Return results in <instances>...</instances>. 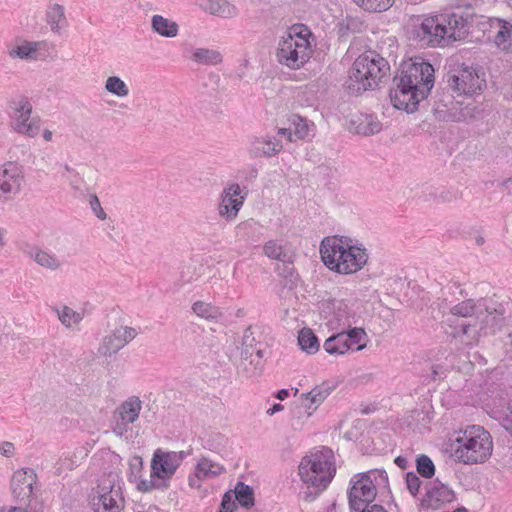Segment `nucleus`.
I'll return each mask as SVG.
<instances>
[{
  "mask_svg": "<svg viewBox=\"0 0 512 512\" xmlns=\"http://www.w3.org/2000/svg\"><path fill=\"white\" fill-rule=\"evenodd\" d=\"M503 185L505 186L509 193H512V178H509L506 181H504Z\"/></svg>",
  "mask_w": 512,
  "mask_h": 512,
  "instance_id": "64",
  "label": "nucleus"
},
{
  "mask_svg": "<svg viewBox=\"0 0 512 512\" xmlns=\"http://www.w3.org/2000/svg\"><path fill=\"white\" fill-rule=\"evenodd\" d=\"M28 256L46 270L58 271L63 267V261L56 254L37 246L29 249Z\"/></svg>",
  "mask_w": 512,
  "mask_h": 512,
  "instance_id": "25",
  "label": "nucleus"
},
{
  "mask_svg": "<svg viewBox=\"0 0 512 512\" xmlns=\"http://www.w3.org/2000/svg\"><path fill=\"white\" fill-rule=\"evenodd\" d=\"M506 231L512 238V214L508 215L506 218Z\"/></svg>",
  "mask_w": 512,
  "mask_h": 512,
  "instance_id": "62",
  "label": "nucleus"
},
{
  "mask_svg": "<svg viewBox=\"0 0 512 512\" xmlns=\"http://www.w3.org/2000/svg\"><path fill=\"white\" fill-rule=\"evenodd\" d=\"M69 184L73 190L81 191L82 179L79 177H75V179L70 180Z\"/></svg>",
  "mask_w": 512,
  "mask_h": 512,
  "instance_id": "59",
  "label": "nucleus"
},
{
  "mask_svg": "<svg viewBox=\"0 0 512 512\" xmlns=\"http://www.w3.org/2000/svg\"><path fill=\"white\" fill-rule=\"evenodd\" d=\"M190 59L198 65L217 66L223 62V55L219 50L201 47L192 50Z\"/></svg>",
  "mask_w": 512,
  "mask_h": 512,
  "instance_id": "28",
  "label": "nucleus"
},
{
  "mask_svg": "<svg viewBox=\"0 0 512 512\" xmlns=\"http://www.w3.org/2000/svg\"><path fill=\"white\" fill-rule=\"evenodd\" d=\"M434 82V68L429 62L403 63L394 77L395 87L389 93L392 105L399 110L414 112L419 102L427 98Z\"/></svg>",
  "mask_w": 512,
  "mask_h": 512,
  "instance_id": "2",
  "label": "nucleus"
},
{
  "mask_svg": "<svg viewBox=\"0 0 512 512\" xmlns=\"http://www.w3.org/2000/svg\"><path fill=\"white\" fill-rule=\"evenodd\" d=\"M24 181L23 170L14 162L0 166V200H11L21 190Z\"/></svg>",
  "mask_w": 512,
  "mask_h": 512,
  "instance_id": "14",
  "label": "nucleus"
},
{
  "mask_svg": "<svg viewBox=\"0 0 512 512\" xmlns=\"http://www.w3.org/2000/svg\"><path fill=\"white\" fill-rule=\"evenodd\" d=\"M495 418L500 425L512 436V401L509 402L505 411L497 412Z\"/></svg>",
  "mask_w": 512,
  "mask_h": 512,
  "instance_id": "45",
  "label": "nucleus"
},
{
  "mask_svg": "<svg viewBox=\"0 0 512 512\" xmlns=\"http://www.w3.org/2000/svg\"><path fill=\"white\" fill-rule=\"evenodd\" d=\"M378 479L387 483L388 476L384 470H370L366 473L358 474L352 479V486L348 492L350 509L360 511L363 507H368L374 501L379 484Z\"/></svg>",
  "mask_w": 512,
  "mask_h": 512,
  "instance_id": "9",
  "label": "nucleus"
},
{
  "mask_svg": "<svg viewBox=\"0 0 512 512\" xmlns=\"http://www.w3.org/2000/svg\"><path fill=\"white\" fill-rule=\"evenodd\" d=\"M395 464L402 468V469H405L407 467V464H408V460L407 458L403 457V456H398L395 458L394 460Z\"/></svg>",
  "mask_w": 512,
  "mask_h": 512,
  "instance_id": "60",
  "label": "nucleus"
},
{
  "mask_svg": "<svg viewBox=\"0 0 512 512\" xmlns=\"http://www.w3.org/2000/svg\"><path fill=\"white\" fill-rule=\"evenodd\" d=\"M186 457L184 451H163L156 449L151 459L149 479H143L137 484V489L143 493L154 489L166 490L170 480Z\"/></svg>",
  "mask_w": 512,
  "mask_h": 512,
  "instance_id": "8",
  "label": "nucleus"
},
{
  "mask_svg": "<svg viewBox=\"0 0 512 512\" xmlns=\"http://www.w3.org/2000/svg\"><path fill=\"white\" fill-rule=\"evenodd\" d=\"M224 472L223 465L207 457H202L197 462L193 475L189 476L188 484L191 488L200 489L203 481L215 478Z\"/></svg>",
  "mask_w": 512,
  "mask_h": 512,
  "instance_id": "19",
  "label": "nucleus"
},
{
  "mask_svg": "<svg viewBox=\"0 0 512 512\" xmlns=\"http://www.w3.org/2000/svg\"><path fill=\"white\" fill-rule=\"evenodd\" d=\"M244 199L238 184H231L226 187L221 194V201L218 205L220 217L227 221L234 220L244 203Z\"/></svg>",
  "mask_w": 512,
  "mask_h": 512,
  "instance_id": "18",
  "label": "nucleus"
},
{
  "mask_svg": "<svg viewBox=\"0 0 512 512\" xmlns=\"http://www.w3.org/2000/svg\"><path fill=\"white\" fill-rule=\"evenodd\" d=\"M36 479V473L31 468L16 471L13 474L11 488L14 496L21 501L34 498L33 483Z\"/></svg>",
  "mask_w": 512,
  "mask_h": 512,
  "instance_id": "21",
  "label": "nucleus"
},
{
  "mask_svg": "<svg viewBox=\"0 0 512 512\" xmlns=\"http://www.w3.org/2000/svg\"><path fill=\"white\" fill-rule=\"evenodd\" d=\"M104 88L118 98H125L130 93L128 85L118 76H109L105 80Z\"/></svg>",
  "mask_w": 512,
  "mask_h": 512,
  "instance_id": "38",
  "label": "nucleus"
},
{
  "mask_svg": "<svg viewBox=\"0 0 512 512\" xmlns=\"http://www.w3.org/2000/svg\"><path fill=\"white\" fill-rule=\"evenodd\" d=\"M232 493L242 507L249 509L254 506V491L249 485L237 482Z\"/></svg>",
  "mask_w": 512,
  "mask_h": 512,
  "instance_id": "39",
  "label": "nucleus"
},
{
  "mask_svg": "<svg viewBox=\"0 0 512 512\" xmlns=\"http://www.w3.org/2000/svg\"><path fill=\"white\" fill-rule=\"evenodd\" d=\"M344 335L348 338V343L351 347L357 344L356 351H361L366 347V343L361 344L363 340H366L367 334L363 328H348L344 330Z\"/></svg>",
  "mask_w": 512,
  "mask_h": 512,
  "instance_id": "42",
  "label": "nucleus"
},
{
  "mask_svg": "<svg viewBox=\"0 0 512 512\" xmlns=\"http://www.w3.org/2000/svg\"><path fill=\"white\" fill-rule=\"evenodd\" d=\"M292 124L294 129L292 130L293 138L304 139L308 135V125L305 119L299 116H293Z\"/></svg>",
  "mask_w": 512,
  "mask_h": 512,
  "instance_id": "46",
  "label": "nucleus"
},
{
  "mask_svg": "<svg viewBox=\"0 0 512 512\" xmlns=\"http://www.w3.org/2000/svg\"><path fill=\"white\" fill-rule=\"evenodd\" d=\"M490 26L497 28L494 42L498 47L507 49L512 39V24L499 18L491 19Z\"/></svg>",
  "mask_w": 512,
  "mask_h": 512,
  "instance_id": "33",
  "label": "nucleus"
},
{
  "mask_svg": "<svg viewBox=\"0 0 512 512\" xmlns=\"http://www.w3.org/2000/svg\"><path fill=\"white\" fill-rule=\"evenodd\" d=\"M11 512H43V506L36 498H30L23 505L11 507Z\"/></svg>",
  "mask_w": 512,
  "mask_h": 512,
  "instance_id": "48",
  "label": "nucleus"
},
{
  "mask_svg": "<svg viewBox=\"0 0 512 512\" xmlns=\"http://www.w3.org/2000/svg\"><path fill=\"white\" fill-rule=\"evenodd\" d=\"M142 409V401L137 396H131L122 402L114 414L124 423L133 424L138 418Z\"/></svg>",
  "mask_w": 512,
  "mask_h": 512,
  "instance_id": "26",
  "label": "nucleus"
},
{
  "mask_svg": "<svg viewBox=\"0 0 512 512\" xmlns=\"http://www.w3.org/2000/svg\"><path fill=\"white\" fill-rule=\"evenodd\" d=\"M381 128V123L371 116H366L364 121L360 123V131L364 135L376 134L381 130Z\"/></svg>",
  "mask_w": 512,
  "mask_h": 512,
  "instance_id": "47",
  "label": "nucleus"
},
{
  "mask_svg": "<svg viewBox=\"0 0 512 512\" xmlns=\"http://www.w3.org/2000/svg\"><path fill=\"white\" fill-rule=\"evenodd\" d=\"M454 194L447 189H440L434 193V200L437 203L451 202L454 199Z\"/></svg>",
  "mask_w": 512,
  "mask_h": 512,
  "instance_id": "54",
  "label": "nucleus"
},
{
  "mask_svg": "<svg viewBox=\"0 0 512 512\" xmlns=\"http://www.w3.org/2000/svg\"><path fill=\"white\" fill-rule=\"evenodd\" d=\"M40 42L21 41L8 48V56L11 59L36 60Z\"/></svg>",
  "mask_w": 512,
  "mask_h": 512,
  "instance_id": "27",
  "label": "nucleus"
},
{
  "mask_svg": "<svg viewBox=\"0 0 512 512\" xmlns=\"http://www.w3.org/2000/svg\"><path fill=\"white\" fill-rule=\"evenodd\" d=\"M282 148L283 145L276 136L263 135L252 139L249 146V153L254 158H270L278 154Z\"/></svg>",
  "mask_w": 512,
  "mask_h": 512,
  "instance_id": "22",
  "label": "nucleus"
},
{
  "mask_svg": "<svg viewBox=\"0 0 512 512\" xmlns=\"http://www.w3.org/2000/svg\"><path fill=\"white\" fill-rule=\"evenodd\" d=\"M334 385L330 382H323L315 386L308 393L302 394V406L306 410V417L309 418L314 411L324 402V400L332 393Z\"/></svg>",
  "mask_w": 512,
  "mask_h": 512,
  "instance_id": "23",
  "label": "nucleus"
},
{
  "mask_svg": "<svg viewBox=\"0 0 512 512\" xmlns=\"http://www.w3.org/2000/svg\"><path fill=\"white\" fill-rule=\"evenodd\" d=\"M151 29L165 38H174L179 33V25L175 21L158 14L151 18Z\"/></svg>",
  "mask_w": 512,
  "mask_h": 512,
  "instance_id": "30",
  "label": "nucleus"
},
{
  "mask_svg": "<svg viewBox=\"0 0 512 512\" xmlns=\"http://www.w3.org/2000/svg\"><path fill=\"white\" fill-rule=\"evenodd\" d=\"M264 356L253 354L249 360L241 358L237 370L238 374L243 375L247 378L257 376L262 372L264 366Z\"/></svg>",
  "mask_w": 512,
  "mask_h": 512,
  "instance_id": "35",
  "label": "nucleus"
},
{
  "mask_svg": "<svg viewBox=\"0 0 512 512\" xmlns=\"http://www.w3.org/2000/svg\"><path fill=\"white\" fill-rule=\"evenodd\" d=\"M298 344L307 354H315L320 348L317 336L309 328H303L298 334Z\"/></svg>",
  "mask_w": 512,
  "mask_h": 512,
  "instance_id": "37",
  "label": "nucleus"
},
{
  "mask_svg": "<svg viewBox=\"0 0 512 512\" xmlns=\"http://www.w3.org/2000/svg\"><path fill=\"white\" fill-rule=\"evenodd\" d=\"M504 346L507 353H510L512 357V332L507 335Z\"/></svg>",
  "mask_w": 512,
  "mask_h": 512,
  "instance_id": "61",
  "label": "nucleus"
},
{
  "mask_svg": "<svg viewBox=\"0 0 512 512\" xmlns=\"http://www.w3.org/2000/svg\"><path fill=\"white\" fill-rule=\"evenodd\" d=\"M143 469V461L140 456H134L131 458L129 462V471H128V479L131 482H137L141 481L140 474Z\"/></svg>",
  "mask_w": 512,
  "mask_h": 512,
  "instance_id": "44",
  "label": "nucleus"
},
{
  "mask_svg": "<svg viewBox=\"0 0 512 512\" xmlns=\"http://www.w3.org/2000/svg\"><path fill=\"white\" fill-rule=\"evenodd\" d=\"M388 70V62L378 54H362L350 68L346 88L350 94L360 95L374 89Z\"/></svg>",
  "mask_w": 512,
  "mask_h": 512,
  "instance_id": "7",
  "label": "nucleus"
},
{
  "mask_svg": "<svg viewBox=\"0 0 512 512\" xmlns=\"http://www.w3.org/2000/svg\"><path fill=\"white\" fill-rule=\"evenodd\" d=\"M321 259L332 271L353 274L361 270L368 261V253L362 246L352 245L343 237H326L320 245Z\"/></svg>",
  "mask_w": 512,
  "mask_h": 512,
  "instance_id": "4",
  "label": "nucleus"
},
{
  "mask_svg": "<svg viewBox=\"0 0 512 512\" xmlns=\"http://www.w3.org/2000/svg\"><path fill=\"white\" fill-rule=\"evenodd\" d=\"M32 104L28 97L16 95L8 101V114L11 119V128L24 136L34 138L38 135L40 125L32 117Z\"/></svg>",
  "mask_w": 512,
  "mask_h": 512,
  "instance_id": "10",
  "label": "nucleus"
},
{
  "mask_svg": "<svg viewBox=\"0 0 512 512\" xmlns=\"http://www.w3.org/2000/svg\"><path fill=\"white\" fill-rule=\"evenodd\" d=\"M89 203H90L92 211L94 212V214L96 215L97 218H99L101 220L106 219L107 214L101 207L100 201L95 194H92L90 196Z\"/></svg>",
  "mask_w": 512,
  "mask_h": 512,
  "instance_id": "53",
  "label": "nucleus"
},
{
  "mask_svg": "<svg viewBox=\"0 0 512 512\" xmlns=\"http://www.w3.org/2000/svg\"><path fill=\"white\" fill-rule=\"evenodd\" d=\"M0 454L5 457H12L15 454V446L12 442L4 441L0 443Z\"/></svg>",
  "mask_w": 512,
  "mask_h": 512,
  "instance_id": "55",
  "label": "nucleus"
},
{
  "mask_svg": "<svg viewBox=\"0 0 512 512\" xmlns=\"http://www.w3.org/2000/svg\"><path fill=\"white\" fill-rule=\"evenodd\" d=\"M294 255L290 256L289 262H279L276 267L278 274L284 278H288L293 275L294 272Z\"/></svg>",
  "mask_w": 512,
  "mask_h": 512,
  "instance_id": "51",
  "label": "nucleus"
},
{
  "mask_svg": "<svg viewBox=\"0 0 512 512\" xmlns=\"http://www.w3.org/2000/svg\"><path fill=\"white\" fill-rule=\"evenodd\" d=\"M330 318L328 325L331 329L344 331L357 323L356 314L349 308L343 300H332L327 303Z\"/></svg>",
  "mask_w": 512,
  "mask_h": 512,
  "instance_id": "17",
  "label": "nucleus"
},
{
  "mask_svg": "<svg viewBox=\"0 0 512 512\" xmlns=\"http://www.w3.org/2000/svg\"><path fill=\"white\" fill-rule=\"evenodd\" d=\"M417 472L424 478H431L435 473V466L432 460L425 454L416 459Z\"/></svg>",
  "mask_w": 512,
  "mask_h": 512,
  "instance_id": "43",
  "label": "nucleus"
},
{
  "mask_svg": "<svg viewBox=\"0 0 512 512\" xmlns=\"http://www.w3.org/2000/svg\"><path fill=\"white\" fill-rule=\"evenodd\" d=\"M359 8L369 13L385 12L392 7L395 0H352Z\"/></svg>",
  "mask_w": 512,
  "mask_h": 512,
  "instance_id": "40",
  "label": "nucleus"
},
{
  "mask_svg": "<svg viewBox=\"0 0 512 512\" xmlns=\"http://www.w3.org/2000/svg\"><path fill=\"white\" fill-rule=\"evenodd\" d=\"M114 477L109 475L108 480L98 485L97 495L92 498V507L95 512H119L122 506L120 488L112 484Z\"/></svg>",
  "mask_w": 512,
  "mask_h": 512,
  "instance_id": "13",
  "label": "nucleus"
},
{
  "mask_svg": "<svg viewBox=\"0 0 512 512\" xmlns=\"http://www.w3.org/2000/svg\"><path fill=\"white\" fill-rule=\"evenodd\" d=\"M358 512H386V510L378 504L368 505V507H363Z\"/></svg>",
  "mask_w": 512,
  "mask_h": 512,
  "instance_id": "58",
  "label": "nucleus"
},
{
  "mask_svg": "<svg viewBox=\"0 0 512 512\" xmlns=\"http://www.w3.org/2000/svg\"><path fill=\"white\" fill-rule=\"evenodd\" d=\"M324 350L333 356L344 355L351 349V345L348 343V338L344 335V331L327 338L323 344Z\"/></svg>",
  "mask_w": 512,
  "mask_h": 512,
  "instance_id": "32",
  "label": "nucleus"
},
{
  "mask_svg": "<svg viewBox=\"0 0 512 512\" xmlns=\"http://www.w3.org/2000/svg\"><path fill=\"white\" fill-rule=\"evenodd\" d=\"M263 253L268 258L278 262H289L290 256L293 255L291 251L286 249L285 245L277 240L267 241L263 246Z\"/></svg>",
  "mask_w": 512,
  "mask_h": 512,
  "instance_id": "34",
  "label": "nucleus"
},
{
  "mask_svg": "<svg viewBox=\"0 0 512 512\" xmlns=\"http://www.w3.org/2000/svg\"><path fill=\"white\" fill-rule=\"evenodd\" d=\"M425 489V496L421 500L423 508L438 510L445 504L451 503L455 498L454 491L439 480L429 482Z\"/></svg>",
  "mask_w": 512,
  "mask_h": 512,
  "instance_id": "16",
  "label": "nucleus"
},
{
  "mask_svg": "<svg viewBox=\"0 0 512 512\" xmlns=\"http://www.w3.org/2000/svg\"><path fill=\"white\" fill-rule=\"evenodd\" d=\"M205 11L221 18H233L238 15V9L227 0H207Z\"/></svg>",
  "mask_w": 512,
  "mask_h": 512,
  "instance_id": "31",
  "label": "nucleus"
},
{
  "mask_svg": "<svg viewBox=\"0 0 512 512\" xmlns=\"http://www.w3.org/2000/svg\"><path fill=\"white\" fill-rule=\"evenodd\" d=\"M137 336L135 328L120 326L103 337L98 347V354L111 357Z\"/></svg>",
  "mask_w": 512,
  "mask_h": 512,
  "instance_id": "15",
  "label": "nucleus"
},
{
  "mask_svg": "<svg viewBox=\"0 0 512 512\" xmlns=\"http://www.w3.org/2000/svg\"><path fill=\"white\" fill-rule=\"evenodd\" d=\"M192 310L198 317L206 320H216L222 316L218 307L203 301H196L192 305Z\"/></svg>",
  "mask_w": 512,
  "mask_h": 512,
  "instance_id": "41",
  "label": "nucleus"
},
{
  "mask_svg": "<svg viewBox=\"0 0 512 512\" xmlns=\"http://www.w3.org/2000/svg\"><path fill=\"white\" fill-rule=\"evenodd\" d=\"M439 18H444L443 28L447 31L446 40L457 41L465 38L468 34L467 18L462 12L446 11L439 14Z\"/></svg>",
  "mask_w": 512,
  "mask_h": 512,
  "instance_id": "20",
  "label": "nucleus"
},
{
  "mask_svg": "<svg viewBox=\"0 0 512 512\" xmlns=\"http://www.w3.org/2000/svg\"><path fill=\"white\" fill-rule=\"evenodd\" d=\"M253 220H247L239 223L235 228L236 236L242 240L249 238L250 232L253 230Z\"/></svg>",
  "mask_w": 512,
  "mask_h": 512,
  "instance_id": "50",
  "label": "nucleus"
},
{
  "mask_svg": "<svg viewBox=\"0 0 512 512\" xmlns=\"http://www.w3.org/2000/svg\"><path fill=\"white\" fill-rule=\"evenodd\" d=\"M452 316L470 319L455 326L454 338L466 345H476L482 336L493 335L505 324V304L495 295L479 299H466L451 307Z\"/></svg>",
  "mask_w": 512,
  "mask_h": 512,
  "instance_id": "1",
  "label": "nucleus"
},
{
  "mask_svg": "<svg viewBox=\"0 0 512 512\" xmlns=\"http://www.w3.org/2000/svg\"><path fill=\"white\" fill-rule=\"evenodd\" d=\"M235 508L236 504L233 500L232 490H230L224 494L219 512H234Z\"/></svg>",
  "mask_w": 512,
  "mask_h": 512,
  "instance_id": "52",
  "label": "nucleus"
},
{
  "mask_svg": "<svg viewBox=\"0 0 512 512\" xmlns=\"http://www.w3.org/2000/svg\"><path fill=\"white\" fill-rule=\"evenodd\" d=\"M315 36L304 24H294L278 43L277 61L290 69H299L313 54Z\"/></svg>",
  "mask_w": 512,
  "mask_h": 512,
  "instance_id": "5",
  "label": "nucleus"
},
{
  "mask_svg": "<svg viewBox=\"0 0 512 512\" xmlns=\"http://www.w3.org/2000/svg\"><path fill=\"white\" fill-rule=\"evenodd\" d=\"M452 447V456L458 462L467 465L481 464L492 455L493 441L484 427L471 425L458 433Z\"/></svg>",
  "mask_w": 512,
  "mask_h": 512,
  "instance_id": "6",
  "label": "nucleus"
},
{
  "mask_svg": "<svg viewBox=\"0 0 512 512\" xmlns=\"http://www.w3.org/2000/svg\"><path fill=\"white\" fill-rule=\"evenodd\" d=\"M406 486L412 496H416L419 492L422 481L413 472H408L405 478Z\"/></svg>",
  "mask_w": 512,
  "mask_h": 512,
  "instance_id": "49",
  "label": "nucleus"
},
{
  "mask_svg": "<svg viewBox=\"0 0 512 512\" xmlns=\"http://www.w3.org/2000/svg\"><path fill=\"white\" fill-rule=\"evenodd\" d=\"M444 18L439 14L424 17L415 27L414 37L422 46L436 47L447 42V31L443 28Z\"/></svg>",
  "mask_w": 512,
  "mask_h": 512,
  "instance_id": "11",
  "label": "nucleus"
},
{
  "mask_svg": "<svg viewBox=\"0 0 512 512\" xmlns=\"http://www.w3.org/2000/svg\"><path fill=\"white\" fill-rule=\"evenodd\" d=\"M278 135L286 136L289 142H294L295 138H293L292 129L291 128H279L277 131Z\"/></svg>",
  "mask_w": 512,
  "mask_h": 512,
  "instance_id": "57",
  "label": "nucleus"
},
{
  "mask_svg": "<svg viewBox=\"0 0 512 512\" xmlns=\"http://www.w3.org/2000/svg\"><path fill=\"white\" fill-rule=\"evenodd\" d=\"M52 311L57 314L60 323L67 329L71 328L73 324L80 323L83 319L81 313L73 310L67 305L52 307Z\"/></svg>",
  "mask_w": 512,
  "mask_h": 512,
  "instance_id": "36",
  "label": "nucleus"
},
{
  "mask_svg": "<svg viewBox=\"0 0 512 512\" xmlns=\"http://www.w3.org/2000/svg\"><path fill=\"white\" fill-rule=\"evenodd\" d=\"M45 22L52 33L60 34L67 26L64 6L56 2H49L45 10Z\"/></svg>",
  "mask_w": 512,
  "mask_h": 512,
  "instance_id": "24",
  "label": "nucleus"
},
{
  "mask_svg": "<svg viewBox=\"0 0 512 512\" xmlns=\"http://www.w3.org/2000/svg\"><path fill=\"white\" fill-rule=\"evenodd\" d=\"M282 409H283V406H282L281 404L276 403V404H274V405H273V407H272V408H270V409H268V410H267V413H268L269 415H273V414H275L276 412L281 411Z\"/></svg>",
  "mask_w": 512,
  "mask_h": 512,
  "instance_id": "63",
  "label": "nucleus"
},
{
  "mask_svg": "<svg viewBox=\"0 0 512 512\" xmlns=\"http://www.w3.org/2000/svg\"><path fill=\"white\" fill-rule=\"evenodd\" d=\"M128 425L129 423H124L122 420H119L113 427V432L117 436L122 437L127 432Z\"/></svg>",
  "mask_w": 512,
  "mask_h": 512,
  "instance_id": "56",
  "label": "nucleus"
},
{
  "mask_svg": "<svg viewBox=\"0 0 512 512\" xmlns=\"http://www.w3.org/2000/svg\"><path fill=\"white\" fill-rule=\"evenodd\" d=\"M335 473V456L330 448L321 447L304 456L298 466V475L306 485L302 498L306 502L315 500L331 483Z\"/></svg>",
  "mask_w": 512,
  "mask_h": 512,
  "instance_id": "3",
  "label": "nucleus"
},
{
  "mask_svg": "<svg viewBox=\"0 0 512 512\" xmlns=\"http://www.w3.org/2000/svg\"><path fill=\"white\" fill-rule=\"evenodd\" d=\"M448 86L459 95H473L486 86L485 79L475 69L462 66L448 78Z\"/></svg>",
  "mask_w": 512,
  "mask_h": 512,
  "instance_id": "12",
  "label": "nucleus"
},
{
  "mask_svg": "<svg viewBox=\"0 0 512 512\" xmlns=\"http://www.w3.org/2000/svg\"><path fill=\"white\" fill-rule=\"evenodd\" d=\"M265 353V345L256 340L254 335V331L251 327H248L243 335L242 339V348H241V358L244 360H249L253 354L264 356Z\"/></svg>",
  "mask_w": 512,
  "mask_h": 512,
  "instance_id": "29",
  "label": "nucleus"
}]
</instances>
